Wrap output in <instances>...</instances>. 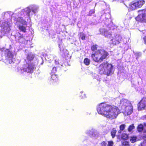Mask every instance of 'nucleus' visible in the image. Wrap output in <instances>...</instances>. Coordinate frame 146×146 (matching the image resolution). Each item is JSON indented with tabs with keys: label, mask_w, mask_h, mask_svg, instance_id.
<instances>
[{
	"label": "nucleus",
	"mask_w": 146,
	"mask_h": 146,
	"mask_svg": "<svg viewBox=\"0 0 146 146\" xmlns=\"http://www.w3.org/2000/svg\"><path fill=\"white\" fill-rule=\"evenodd\" d=\"M97 111L99 114L110 119L116 118L120 113V110L118 107L105 103L98 105Z\"/></svg>",
	"instance_id": "1"
},
{
	"label": "nucleus",
	"mask_w": 146,
	"mask_h": 146,
	"mask_svg": "<svg viewBox=\"0 0 146 146\" xmlns=\"http://www.w3.org/2000/svg\"><path fill=\"white\" fill-rule=\"evenodd\" d=\"M108 18H106V22L105 23V25L103 27L101 28L99 30L100 33L104 35L105 37L108 38H110L111 36V31L110 27V24L109 23H111V19H110V15L109 13L107 14Z\"/></svg>",
	"instance_id": "2"
},
{
	"label": "nucleus",
	"mask_w": 146,
	"mask_h": 146,
	"mask_svg": "<svg viewBox=\"0 0 146 146\" xmlns=\"http://www.w3.org/2000/svg\"><path fill=\"white\" fill-rule=\"evenodd\" d=\"M108 55V53L103 50H98L94 54H92V59L95 62H100L106 58Z\"/></svg>",
	"instance_id": "3"
},
{
	"label": "nucleus",
	"mask_w": 146,
	"mask_h": 146,
	"mask_svg": "<svg viewBox=\"0 0 146 146\" xmlns=\"http://www.w3.org/2000/svg\"><path fill=\"white\" fill-rule=\"evenodd\" d=\"M113 66L107 62H104L99 66V71L100 74H104L108 76L112 73Z\"/></svg>",
	"instance_id": "4"
},
{
	"label": "nucleus",
	"mask_w": 146,
	"mask_h": 146,
	"mask_svg": "<svg viewBox=\"0 0 146 146\" xmlns=\"http://www.w3.org/2000/svg\"><path fill=\"white\" fill-rule=\"evenodd\" d=\"M1 52L5 51L4 56L6 61L9 64L14 63V55L12 52L9 49H6L4 47L1 48L0 49Z\"/></svg>",
	"instance_id": "5"
},
{
	"label": "nucleus",
	"mask_w": 146,
	"mask_h": 146,
	"mask_svg": "<svg viewBox=\"0 0 146 146\" xmlns=\"http://www.w3.org/2000/svg\"><path fill=\"white\" fill-rule=\"evenodd\" d=\"M145 3V0H136L130 3L129 5V8L131 10H135L141 8Z\"/></svg>",
	"instance_id": "6"
},
{
	"label": "nucleus",
	"mask_w": 146,
	"mask_h": 146,
	"mask_svg": "<svg viewBox=\"0 0 146 146\" xmlns=\"http://www.w3.org/2000/svg\"><path fill=\"white\" fill-rule=\"evenodd\" d=\"M138 15L136 18V20L138 21L146 22V9L138 11Z\"/></svg>",
	"instance_id": "7"
},
{
	"label": "nucleus",
	"mask_w": 146,
	"mask_h": 146,
	"mask_svg": "<svg viewBox=\"0 0 146 146\" xmlns=\"http://www.w3.org/2000/svg\"><path fill=\"white\" fill-rule=\"evenodd\" d=\"M146 109V97L143 98L138 105L139 110H141Z\"/></svg>",
	"instance_id": "8"
},
{
	"label": "nucleus",
	"mask_w": 146,
	"mask_h": 146,
	"mask_svg": "<svg viewBox=\"0 0 146 146\" xmlns=\"http://www.w3.org/2000/svg\"><path fill=\"white\" fill-rule=\"evenodd\" d=\"M122 39L121 36L116 35L115 36L112 37L110 40V42L113 45H116L120 43Z\"/></svg>",
	"instance_id": "9"
},
{
	"label": "nucleus",
	"mask_w": 146,
	"mask_h": 146,
	"mask_svg": "<svg viewBox=\"0 0 146 146\" xmlns=\"http://www.w3.org/2000/svg\"><path fill=\"white\" fill-rule=\"evenodd\" d=\"M123 113L125 115H130L133 112V109L131 104H129V105L127 106L123 109Z\"/></svg>",
	"instance_id": "10"
},
{
	"label": "nucleus",
	"mask_w": 146,
	"mask_h": 146,
	"mask_svg": "<svg viewBox=\"0 0 146 146\" xmlns=\"http://www.w3.org/2000/svg\"><path fill=\"white\" fill-rule=\"evenodd\" d=\"M86 133L87 134L90 136L91 137H98L99 135L98 131L95 129H92L91 130H87Z\"/></svg>",
	"instance_id": "11"
},
{
	"label": "nucleus",
	"mask_w": 146,
	"mask_h": 146,
	"mask_svg": "<svg viewBox=\"0 0 146 146\" xmlns=\"http://www.w3.org/2000/svg\"><path fill=\"white\" fill-rule=\"evenodd\" d=\"M129 104H131L128 100L126 99H122L121 100L120 105L122 109H124L126 106L129 105Z\"/></svg>",
	"instance_id": "12"
},
{
	"label": "nucleus",
	"mask_w": 146,
	"mask_h": 146,
	"mask_svg": "<svg viewBox=\"0 0 146 146\" xmlns=\"http://www.w3.org/2000/svg\"><path fill=\"white\" fill-rule=\"evenodd\" d=\"M34 68V66L32 64H29L27 68H24L23 70L25 72L32 73Z\"/></svg>",
	"instance_id": "13"
},
{
	"label": "nucleus",
	"mask_w": 146,
	"mask_h": 146,
	"mask_svg": "<svg viewBox=\"0 0 146 146\" xmlns=\"http://www.w3.org/2000/svg\"><path fill=\"white\" fill-rule=\"evenodd\" d=\"M15 38L16 41L20 43V40H24V37L23 35H21L20 33H19L16 36H15Z\"/></svg>",
	"instance_id": "14"
},
{
	"label": "nucleus",
	"mask_w": 146,
	"mask_h": 146,
	"mask_svg": "<svg viewBox=\"0 0 146 146\" xmlns=\"http://www.w3.org/2000/svg\"><path fill=\"white\" fill-rule=\"evenodd\" d=\"M58 79L57 75L54 74H52L50 79V81L51 83H53L57 81Z\"/></svg>",
	"instance_id": "15"
},
{
	"label": "nucleus",
	"mask_w": 146,
	"mask_h": 146,
	"mask_svg": "<svg viewBox=\"0 0 146 146\" xmlns=\"http://www.w3.org/2000/svg\"><path fill=\"white\" fill-rule=\"evenodd\" d=\"M54 58L53 56L50 54L46 55L45 56V60L49 62H51V61Z\"/></svg>",
	"instance_id": "16"
},
{
	"label": "nucleus",
	"mask_w": 146,
	"mask_h": 146,
	"mask_svg": "<svg viewBox=\"0 0 146 146\" xmlns=\"http://www.w3.org/2000/svg\"><path fill=\"white\" fill-rule=\"evenodd\" d=\"M59 47L60 48L61 52H62L63 54L66 55L68 54V51L66 49L63 48L61 44H59Z\"/></svg>",
	"instance_id": "17"
},
{
	"label": "nucleus",
	"mask_w": 146,
	"mask_h": 146,
	"mask_svg": "<svg viewBox=\"0 0 146 146\" xmlns=\"http://www.w3.org/2000/svg\"><path fill=\"white\" fill-rule=\"evenodd\" d=\"M38 58H37L38 59V61L37 62V64H40V65H42L43 63V57L42 56H38Z\"/></svg>",
	"instance_id": "18"
},
{
	"label": "nucleus",
	"mask_w": 146,
	"mask_h": 146,
	"mask_svg": "<svg viewBox=\"0 0 146 146\" xmlns=\"http://www.w3.org/2000/svg\"><path fill=\"white\" fill-rule=\"evenodd\" d=\"M92 0H79V2L81 4H87L90 2Z\"/></svg>",
	"instance_id": "19"
},
{
	"label": "nucleus",
	"mask_w": 146,
	"mask_h": 146,
	"mask_svg": "<svg viewBox=\"0 0 146 146\" xmlns=\"http://www.w3.org/2000/svg\"><path fill=\"white\" fill-rule=\"evenodd\" d=\"M19 29L21 31L25 33L26 32V27L22 25H19L18 27Z\"/></svg>",
	"instance_id": "20"
},
{
	"label": "nucleus",
	"mask_w": 146,
	"mask_h": 146,
	"mask_svg": "<svg viewBox=\"0 0 146 146\" xmlns=\"http://www.w3.org/2000/svg\"><path fill=\"white\" fill-rule=\"evenodd\" d=\"M143 125L140 124L137 127V129L139 132H141L143 130Z\"/></svg>",
	"instance_id": "21"
},
{
	"label": "nucleus",
	"mask_w": 146,
	"mask_h": 146,
	"mask_svg": "<svg viewBox=\"0 0 146 146\" xmlns=\"http://www.w3.org/2000/svg\"><path fill=\"white\" fill-rule=\"evenodd\" d=\"M116 130L115 129H113L111 132V135L113 138L115 135Z\"/></svg>",
	"instance_id": "22"
},
{
	"label": "nucleus",
	"mask_w": 146,
	"mask_h": 146,
	"mask_svg": "<svg viewBox=\"0 0 146 146\" xmlns=\"http://www.w3.org/2000/svg\"><path fill=\"white\" fill-rule=\"evenodd\" d=\"M121 138L124 140H127L128 138V136L125 133L122 134L121 136Z\"/></svg>",
	"instance_id": "23"
},
{
	"label": "nucleus",
	"mask_w": 146,
	"mask_h": 146,
	"mask_svg": "<svg viewBox=\"0 0 146 146\" xmlns=\"http://www.w3.org/2000/svg\"><path fill=\"white\" fill-rule=\"evenodd\" d=\"M125 127V124H122L120 125L119 127L120 130L118 131V133H121V131L124 129Z\"/></svg>",
	"instance_id": "24"
},
{
	"label": "nucleus",
	"mask_w": 146,
	"mask_h": 146,
	"mask_svg": "<svg viewBox=\"0 0 146 146\" xmlns=\"http://www.w3.org/2000/svg\"><path fill=\"white\" fill-rule=\"evenodd\" d=\"M84 63L86 65H89L90 63V60L88 58H85L84 60Z\"/></svg>",
	"instance_id": "25"
},
{
	"label": "nucleus",
	"mask_w": 146,
	"mask_h": 146,
	"mask_svg": "<svg viewBox=\"0 0 146 146\" xmlns=\"http://www.w3.org/2000/svg\"><path fill=\"white\" fill-rule=\"evenodd\" d=\"M80 97L81 98L84 99L86 98V94H83V91H81L80 92Z\"/></svg>",
	"instance_id": "26"
},
{
	"label": "nucleus",
	"mask_w": 146,
	"mask_h": 146,
	"mask_svg": "<svg viewBox=\"0 0 146 146\" xmlns=\"http://www.w3.org/2000/svg\"><path fill=\"white\" fill-rule=\"evenodd\" d=\"M135 128V127L134 125L133 124H132L129 126L128 129V130L129 132L131 131L132 130L134 129Z\"/></svg>",
	"instance_id": "27"
},
{
	"label": "nucleus",
	"mask_w": 146,
	"mask_h": 146,
	"mask_svg": "<svg viewBox=\"0 0 146 146\" xmlns=\"http://www.w3.org/2000/svg\"><path fill=\"white\" fill-rule=\"evenodd\" d=\"M33 55L31 54H29L27 56V58L29 60H31L33 59Z\"/></svg>",
	"instance_id": "28"
},
{
	"label": "nucleus",
	"mask_w": 146,
	"mask_h": 146,
	"mask_svg": "<svg viewBox=\"0 0 146 146\" xmlns=\"http://www.w3.org/2000/svg\"><path fill=\"white\" fill-rule=\"evenodd\" d=\"M136 139V137H131L130 140L131 143H134L135 142Z\"/></svg>",
	"instance_id": "29"
},
{
	"label": "nucleus",
	"mask_w": 146,
	"mask_h": 146,
	"mask_svg": "<svg viewBox=\"0 0 146 146\" xmlns=\"http://www.w3.org/2000/svg\"><path fill=\"white\" fill-rule=\"evenodd\" d=\"M122 146H129V142L127 141H125L122 143Z\"/></svg>",
	"instance_id": "30"
},
{
	"label": "nucleus",
	"mask_w": 146,
	"mask_h": 146,
	"mask_svg": "<svg viewBox=\"0 0 146 146\" xmlns=\"http://www.w3.org/2000/svg\"><path fill=\"white\" fill-rule=\"evenodd\" d=\"M56 68L55 67H53L52 70H51V73L54 74L56 73Z\"/></svg>",
	"instance_id": "31"
},
{
	"label": "nucleus",
	"mask_w": 146,
	"mask_h": 146,
	"mask_svg": "<svg viewBox=\"0 0 146 146\" xmlns=\"http://www.w3.org/2000/svg\"><path fill=\"white\" fill-rule=\"evenodd\" d=\"M80 38L82 40L85 39V36L84 33H81L80 34Z\"/></svg>",
	"instance_id": "32"
},
{
	"label": "nucleus",
	"mask_w": 146,
	"mask_h": 146,
	"mask_svg": "<svg viewBox=\"0 0 146 146\" xmlns=\"http://www.w3.org/2000/svg\"><path fill=\"white\" fill-rule=\"evenodd\" d=\"M97 49V45H93L91 47V49L92 51H95Z\"/></svg>",
	"instance_id": "33"
},
{
	"label": "nucleus",
	"mask_w": 146,
	"mask_h": 146,
	"mask_svg": "<svg viewBox=\"0 0 146 146\" xmlns=\"http://www.w3.org/2000/svg\"><path fill=\"white\" fill-rule=\"evenodd\" d=\"M108 146H112L113 145V142L112 141H108Z\"/></svg>",
	"instance_id": "34"
},
{
	"label": "nucleus",
	"mask_w": 146,
	"mask_h": 146,
	"mask_svg": "<svg viewBox=\"0 0 146 146\" xmlns=\"http://www.w3.org/2000/svg\"><path fill=\"white\" fill-rule=\"evenodd\" d=\"M55 64L56 65H58V64H59L58 60H55Z\"/></svg>",
	"instance_id": "35"
},
{
	"label": "nucleus",
	"mask_w": 146,
	"mask_h": 146,
	"mask_svg": "<svg viewBox=\"0 0 146 146\" xmlns=\"http://www.w3.org/2000/svg\"><path fill=\"white\" fill-rule=\"evenodd\" d=\"M106 143L105 142L103 141L101 143V144L102 145V146H106Z\"/></svg>",
	"instance_id": "36"
},
{
	"label": "nucleus",
	"mask_w": 146,
	"mask_h": 146,
	"mask_svg": "<svg viewBox=\"0 0 146 146\" xmlns=\"http://www.w3.org/2000/svg\"><path fill=\"white\" fill-rule=\"evenodd\" d=\"M95 12L94 10H91L90 11V14H92L93 13H94Z\"/></svg>",
	"instance_id": "37"
},
{
	"label": "nucleus",
	"mask_w": 146,
	"mask_h": 146,
	"mask_svg": "<svg viewBox=\"0 0 146 146\" xmlns=\"http://www.w3.org/2000/svg\"><path fill=\"white\" fill-rule=\"evenodd\" d=\"M143 139L145 140H146V134L144 135L143 136Z\"/></svg>",
	"instance_id": "38"
},
{
	"label": "nucleus",
	"mask_w": 146,
	"mask_h": 146,
	"mask_svg": "<svg viewBox=\"0 0 146 146\" xmlns=\"http://www.w3.org/2000/svg\"><path fill=\"white\" fill-rule=\"evenodd\" d=\"M144 126H146V123H144Z\"/></svg>",
	"instance_id": "39"
},
{
	"label": "nucleus",
	"mask_w": 146,
	"mask_h": 146,
	"mask_svg": "<svg viewBox=\"0 0 146 146\" xmlns=\"http://www.w3.org/2000/svg\"><path fill=\"white\" fill-rule=\"evenodd\" d=\"M96 3H95V7H95V6H96Z\"/></svg>",
	"instance_id": "40"
},
{
	"label": "nucleus",
	"mask_w": 146,
	"mask_h": 146,
	"mask_svg": "<svg viewBox=\"0 0 146 146\" xmlns=\"http://www.w3.org/2000/svg\"><path fill=\"white\" fill-rule=\"evenodd\" d=\"M119 0H113V1H118Z\"/></svg>",
	"instance_id": "41"
},
{
	"label": "nucleus",
	"mask_w": 146,
	"mask_h": 146,
	"mask_svg": "<svg viewBox=\"0 0 146 146\" xmlns=\"http://www.w3.org/2000/svg\"><path fill=\"white\" fill-rule=\"evenodd\" d=\"M20 19H21V17H19Z\"/></svg>",
	"instance_id": "42"
},
{
	"label": "nucleus",
	"mask_w": 146,
	"mask_h": 146,
	"mask_svg": "<svg viewBox=\"0 0 146 146\" xmlns=\"http://www.w3.org/2000/svg\"><path fill=\"white\" fill-rule=\"evenodd\" d=\"M96 0H94V1H95Z\"/></svg>",
	"instance_id": "43"
},
{
	"label": "nucleus",
	"mask_w": 146,
	"mask_h": 146,
	"mask_svg": "<svg viewBox=\"0 0 146 146\" xmlns=\"http://www.w3.org/2000/svg\"><path fill=\"white\" fill-rule=\"evenodd\" d=\"M115 40L116 41V40H115Z\"/></svg>",
	"instance_id": "44"
}]
</instances>
